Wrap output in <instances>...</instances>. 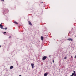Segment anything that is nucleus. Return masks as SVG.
I'll return each mask as SVG.
<instances>
[{"label": "nucleus", "instance_id": "nucleus-1", "mask_svg": "<svg viewBox=\"0 0 76 76\" xmlns=\"http://www.w3.org/2000/svg\"><path fill=\"white\" fill-rule=\"evenodd\" d=\"M47 56H44L42 58V60H45L47 59Z\"/></svg>", "mask_w": 76, "mask_h": 76}, {"label": "nucleus", "instance_id": "nucleus-2", "mask_svg": "<svg viewBox=\"0 0 76 76\" xmlns=\"http://www.w3.org/2000/svg\"><path fill=\"white\" fill-rule=\"evenodd\" d=\"M67 40H68V41H73V39L72 38H69L67 39Z\"/></svg>", "mask_w": 76, "mask_h": 76}, {"label": "nucleus", "instance_id": "nucleus-3", "mask_svg": "<svg viewBox=\"0 0 76 76\" xmlns=\"http://www.w3.org/2000/svg\"><path fill=\"white\" fill-rule=\"evenodd\" d=\"M28 23L30 25H31V26H32V23H31V22L30 21H28Z\"/></svg>", "mask_w": 76, "mask_h": 76}, {"label": "nucleus", "instance_id": "nucleus-4", "mask_svg": "<svg viewBox=\"0 0 76 76\" xmlns=\"http://www.w3.org/2000/svg\"><path fill=\"white\" fill-rule=\"evenodd\" d=\"M31 66L32 67V68H34V64H31Z\"/></svg>", "mask_w": 76, "mask_h": 76}, {"label": "nucleus", "instance_id": "nucleus-5", "mask_svg": "<svg viewBox=\"0 0 76 76\" xmlns=\"http://www.w3.org/2000/svg\"><path fill=\"white\" fill-rule=\"evenodd\" d=\"M41 40H42V41H43L44 40V37L42 36H41Z\"/></svg>", "mask_w": 76, "mask_h": 76}, {"label": "nucleus", "instance_id": "nucleus-6", "mask_svg": "<svg viewBox=\"0 0 76 76\" xmlns=\"http://www.w3.org/2000/svg\"><path fill=\"white\" fill-rule=\"evenodd\" d=\"M48 75V73H46L44 74V76H47Z\"/></svg>", "mask_w": 76, "mask_h": 76}, {"label": "nucleus", "instance_id": "nucleus-7", "mask_svg": "<svg viewBox=\"0 0 76 76\" xmlns=\"http://www.w3.org/2000/svg\"><path fill=\"white\" fill-rule=\"evenodd\" d=\"M13 66H11L10 67V69H13Z\"/></svg>", "mask_w": 76, "mask_h": 76}, {"label": "nucleus", "instance_id": "nucleus-8", "mask_svg": "<svg viewBox=\"0 0 76 76\" xmlns=\"http://www.w3.org/2000/svg\"><path fill=\"white\" fill-rule=\"evenodd\" d=\"M0 28L2 29L3 28V25H1V24H0Z\"/></svg>", "mask_w": 76, "mask_h": 76}, {"label": "nucleus", "instance_id": "nucleus-9", "mask_svg": "<svg viewBox=\"0 0 76 76\" xmlns=\"http://www.w3.org/2000/svg\"><path fill=\"white\" fill-rule=\"evenodd\" d=\"M14 23H16V24H17V25H18V23L16 21L14 22Z\"/></svg>", "mask_w": 76, "mask_h": 76}, {"label": "nucleus", "instance_id": "nucleus-10", "mask_svg": "<svg viewBox=\"0 0 76 76\" xmlns=\"http://www.w3.org/2000/svg\"><path fill=\"white\" fill-rule=\"evenodd\" d=\"M74 75H75V73H73L72 74V76H73Z\"/></svg>", "mask_w": 76, "mask_h": 76}, {"label": "nucleus", "instance_id": "nucleus-11", "mask_svg": "<svg viewBox=\"0 0 76 76\" xmlns=\"http://www.w3.org/2000/svg\"><path fill=\"white\" fill-rule=\"evenodd\" d=\"M66 58H67V57L66 56L64 58V59H66Z\"/></svg>", "mask_w": 76, "mask_h": 76}, {"label": "nucleus", "instance_id": "nucleus-12", "mask_svg": "<svg viewBox=\"0 0 76 76\" xmlns=\"http://www.w3.org/2000/svg\"><path fill=\"white\" fill-rule=\"evenodd\" d=\"M1 0V1H4V0Z\"/></svg>", "mask_w": 76, "mask_h": 76}, {"label": "nucleus", "instance_id": "nucleus-13", "mask_svg": "<svg viewBox=\"0 0 76 76\" xmlns=\"http://www.w3.org/2000/svg\"><path fill=\"white\" fill-rule=\"evenodd\" d=\"M4 34H6V32H4Z\"/></svg>", "mask_w": 76, "mask_h": 76}, {"label": "nucleus", "instance_id": "nucleus-14", "mask_svg": "<svg viewBox=\"0 0 76 76\" xmlns=\"http://www.w3.org/2000/svg\"><path fill=\"white\" fill-rule=\"evenodd\" d=\"M74 76H76V74H74Z\"/></svg>", "mask_w": 76, "mask_h": 76}, {"label": "nucleus", "instance_id": "nucleus-15", "mask_svg": "<svg viewBox=\"0 0 76 76\" xmlns=\"http://www.w3.org/2000/svg\"><path fill=\"white\" fill-rule=\"evenodd\" d=\"M53 63H54V60H53Z\"/></svg>", "mask_w": 76, "mask_h": 76}, {"label": "nucleus", "instance_id": "nucleus-16", "mask_svg": "<svg viewBox=\"0 0 76 76\" xmlns=\"http://www.w3.org/2000/svg\"><path fill=\"white\" fill-rule=\"evenodd\" d=\"M4 29L5 30H6V29H7V28L6 27V28Z\"/></svg>", "mask_w": 76, "mask_h": 76}, {"label": "nucleus", "instance_id": "nucleus-17", "mask_svg": "<svg viewBox=\"0 0 76 76\" xmlns=\"http://www.w3.org/2000/svg\"><path fill=\"white\" fill-rule=\"evenodd\" d=\"M73 72L74 73H76V72L75 71H74Z\"/></svg>", "mask_w": 76, "mask_h": 76}, {"label": "nucleus", "instance_id": "nucleus-18", "mask_svg": "<svg viewBox=\"0 0 76 76\" xmlns=\"http://www.w3.org/2000/svg\"><path fill=\"white\" fill-rule=\"evenodd\" d=\"M1 29H5L4 28H3V27H2V28H1Z\"/></svg>", "mask_w": 76, "mask_h": 76}, {"label": "nucleus", "instance_id": "nucleus-19", "mask_svg": "<svg viewBox=\"0 0 76 76\" xmlns=\"http://www.w3.org/2000/svg\"><path fill=\"white\" fill-rule=\"evenodd\" d=\"M9 38H11V37L10 36V37H9Z\"/></svg>", "mask_w": 76, "mask_h": 76}, {"label": "nucleus", "instance_id": "nucleus-20", "mask_svg": "<svg viewBox=\"0 0 76 76\" xmlns=\"http://www.w3.org/2000/svg\"><path fill=\"white\" fill-rule=\"evenodd\" d=\"M76 56H75V58H76Z\"/></svg>", "mask_w": 76, "mask_h": 76}, {"label": "nucleus", "instance_id": "nucleus-21", "mask_svg": "<svg viewBox=\"0 0 76 76\" xmlns=\"http://www.w3.org/2000/svg\"><path fill=\"white\" fill-rule=\"evenodd\" d=\"M71 58H73V56H71Z\"/></svg>", "mask_w": 76, "mask_h": 76}, {"label": "nucleus", "instance_id": "nucleus-22", "mask_svg": "<svg viewBox=\"0 0 76 76\" xmlns=\"http://www.w3.org/2000/svg\"><path fill=\"white\" fill-rule=\"evenodd\" d=\"M1 47V45H0V48Z\"/></svg>", "mask_w": 76, "mask_h": 76}, {"label": "nucleus", "instance_id": "nucleus-23", "mask_svg": "<svg viewBox=\"0 0 76 76\" xmlns=\"http://www.w3.org/2000/svg\"><path fill=\"white\" fill-rule=\"evenodd\" d=\"M70 76H73V75H71Z\"/></svg>", "mask_w": 76, "mask_h": 76}, {"label": "nucleus", "instance_id": "nucleus-24", "mask_svg": "<svg viewBox=\"0 0 76 76\" xmlns=\"http://www.w3.org/2000/svg\"><path fill=\"white\" fill-rule=\"evenodd\" d=\"M42 3H43V2H42Z\"/></svg>", "mask_w": 76, "mask_h": 76}]
</instances>
